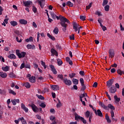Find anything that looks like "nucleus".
Listing matches in <instances>:
<instances>
[{
    "label": "nucleus",
    "instance_id": "4be33fe9",
    "mask_svg": "<svg viewBox=\"0 0 124 124\" xmlns=\"http://www.w3.org/2000/svg\"><path fill=\"white\" fill-rule=\"evenodd\" d=\"M113 85V79H110L109 80L107 81V86L109 88L111 87Z\"/></svg>",
    "mask_w": 124,
    "mask_h": 124
},
{
    "label": "nucleus",
    "instance_id": "603ef678",
    "mask_svg": "<svg viewBox=\"0 0 124 124\" xmlns=\"http://www.w3.org/2000/svg\"><path fill=\"white\" fill-rule=\"evenodd\" d=\"M100 26L102 28V29L104 31H106V30H107V28H106V27L103 26V25H101Z\"/></svg>",
    "mask_w": 124,
    "mask_h": 124
},
{
    "label": "nucleus",
    "instance_id": "72a5a7b5",
    "mask_svg": "<svg viewBox=\"0 0 124 124\" xmlns=\"http://www.w3.org/2000/svg\"><path fill=\"white\" fill-rule=\"evenodd\" d=\"M53 32L55 34H58L59 33V29L58 28H55L53 30Z\"/></svg>",
    "mask_w": 124,
    "mask_h": 124
},
{
    "label": "nucleus",
    "instance_id": "f8f14e48",
    "mask_svg": "<svg viewBox=\"0 0 124 124\" xmlns=\"http://www.w3.org/2000/svg\"><path fill=\"white\" fill-rule=\"evenodd\" d=\"M117 92V88L114 86H112L109 89V93H115Z\"/></svg>",
    "mask_w": 124,
    "mask_h": 124
},
{
    "label": "nucleus",
    "instance_id": "de8ad7c7",
    "mask_svg": "<svg viewBox=\"0 0 124 124\" xmlns=\"http://www.w3.org/2000/svg\"><path fill=\"white\" fill-rule=\"evenodd\" d=\"M19 120H20V122H21V124L24 123L26 120H25V118L24 117H20L19 118Z\"/></svg>",
    "mask_w": 124,
    "mask_h": 124
},
{
    "label": "nucleus",
    "instance_id": "7c9ffc66",
    "mask_svg": "<svg viewBox=\"0 0 124 124\" xmlns=\"http://www.w3.org/2000/svg\"><path fill=\"white\" fill-rule=\"evenodd\" d=\"M36 96L39 99H41V100H44V99H45V98H44V97H43L41 95L36 94Z\"/></svg>",
    "mask_w": 124,
    "mask_h": 124
},
{
    "label": "nucleus",
    "instance_id": "a19ab883",
    "mask_svg": "<svg viewBox=\"0 0 124 124\" xmlns=\"http://www.w3.org/2000/svg\"><path fill=\"white\" fill-rule=\"evenodd\" d=\"M57 63L59 66L62 65V61L61 59H58Z\"/></svg>",
    "mask_w": 124,
    "mask_h": 124
},
{
    "label": "nucleus",
    "instance_id": "39448f33",
    "mask_svg": "<svg viewBox=\"0 0 124 124\" xmlns=\"http://www.w3.org/2000/svg\"><path fill=\"white\" fill-rule=\"evenodd\" d=\"M93 111L94 112L96 116H98L101 117H103V114H102V112L100 109H98L97 110L96 109H93Z\"/></svg>",
    "mask_w": 124,
    "mask_h": 124
},
{
    "label": "nucleus",
    "instance_id": "0e129e2a",
    "mask_svg": "<svg viewBox=\"0 0 124 124\" xmlns=\"http://www.w3.org/2000/svg\"><path fill=\"white\" fill-rule=\"evenodd\" d=\"M55 118V117L54 116H50V121H54Z\"/></svg>",
    "mask_w": 124,
    "mask_h": 124
},
{
    "label": "nucleus",
    "instance_id": "cd10ccee",
    "mask_svg": "<svg viewBox=\"0 0 124 124\" xmlns=\"http://www.w3.org/2000/svg\"><path fill=\"white\" fill-rule=\"evenodd\" d=\"M24 87L27 88V89H30L31 88V84L29 82H26L24 84Z\"/></svg>",
    "mask_w": 124,
    "mask_h": 124
},
{
    "label": "nucleus",
    "instance_id": "3c124183",
    "mask_svg": "<svg viewBox=\"0 0 124 124\" xmlns=\"http://www.w3.org/2000/svg\"><path fill=\"white\" fill-rule=\"evenodd\" d=\"M101 106L102 108L105 109V110H107V106H105L104 104H101Z\"/></svg>",
    "mask_w": 124,
    "mask_h": 124
},
{
    "label": "nucleus",
    "instance_id": "6e6d98bb",
    "mask_svg": "<svg viewBox=\"0 0 124 124\" xmlns=\"http://www.w3.org/2000/svg\"><path fill=\"white\" fill-rule=\"evenodd\" d=\"M96 15H98V16H102V14H101V12L99 11H97L95 13Z\"/></svg>",
    "mask_w": 124,
    "mask_h": 124
},
{
    "label": "nucleus",
    "instance_id": "c756f323",
    "mask_svg": "<svg viewBox=\"0 0 124 124\" xmlns=\"http://www.w3.org/2000/svg\"><path fill=\"white\" fill-rule=\"evenodd\" d=\"M50 15L53 19H56V17H57V15H56L55 13H54L53 12H50Z\"/></svg>",
    "mask_w": 124,
    "mask_h": 124
},
{
    "label": "nucleus",
    "instance_id": "37998d69",
    "mask_svg": "<svg viewBox=\"0 0 124 124\" xmlns=\"http://www.w3.org/2000/svg\"><path fill=\"white\" fill-rule=\"evenodd\" d=\"M32 10L34 13H36V12H37V9H36V7L34 6H32Z\"/></svg>",
    "mask_w": 124,
    "mask_h": 124
},
{
    "label": "nucleus",
    "instance_id": "e2e57ef3",
    "mask_svg": "<svg viewBox=\"0 0 124 124\" xmlns=\"http://www.w3.org/2000/svg\"><path fill=\"white\" fill-rule=\"evenodd\" d=\"M79 74L80 75H81V76H84V75H85V73L84 72V71H80L79 72Z\"/></svg>",
    "mask_w": 124,
    "mask_h": 124
},
{
    "label": "nucleus",
    "instance_id": "e433bc0d",
    "mask_svg": "<svg viewBox=\"0 0 124 124\" xmlns=\"http://www.w3.org/2000/svg\"><path fill=\"white\" fill-rule=\"evenodd\" d=\"M75 76H76V74L75 73H72L69 75L70 78H74V77H75Z\"/></svg>",
    "mask_w": 124,
    "mask_h": 124
},
{
    "label": "nucleus",
    "instance_id": "c03bdc74",
    "mask_svg": "<svg viewBox=\"0 0 124 124\" xmlns=\"http://www.w3.org/2000/svg\"><path fill=\"white\" fill-rule=\"evenodd\" d=\"M110 113H111V116L112 120H115V119L114 118V117H115V114L114 113V111L111 110L110 111Z\"/></svg>",
    "mask_w": 124,
    "mask_h": 124
},
{
    "label": "nucleus",
    "instance_id": "09e8293b",
    "mask_svg": "<svg viewBox=\"0 0 124 124\" xmlns=\"http://www.w3.org/2000/svg\"><path fill=\"white\" fill-rule=\"evenodd\" d=\"M80 20H82V21H85V20H86V16H80Z\"/></svg>",
    "mask_w": 124,
    "mask_h": 124
},
{
    "label": "nucleus",
    "instance_id": "7ed1b4c3",
    "mask_svg": "<svg viewBox=\"0 0 124 124\" xmlns=\"http://www.w3.org/2000/svg\"><path fill=\"white\" fill-rule=\"evenodd\" d=\"M16 54L18 57L19 59L25 58L26 55H27V53L26 52L22 51L21 53H20V51L19 50H16Z\"/></svg>",
    "mask_w": 124,
    "mask_h": 124
},
{
    "label": "nucleus",
    "instance_id": "f3484780",
    "mask_svg": "<svg viewBox=\"0 0 124 124\" xmlns=\"http://www.w3.org/2000/svg\"><path fill=\"white\" fill-rule=\"evenodd\" d=\"M19 22L21 25H27L28 24V21L24 19H21L19 20Z\"/></svg>",
    "mask_w": 124,
    "mask_h": 124
},
{
    "label": "nucleus",
    "instance_id": "bf43d9fd",
    "mask_svg": "<svg viewBox=\"0 0 124 124\" xmlns=\"http://www.w3.org/2000/svg\"><path fill=\"white\" fill-rule=\"evenodd\" d=\"M25 67V63H23L21 64V65L20 67V69H23V68H24Z\"/></svg>",
    "mask_w": 124,
    "mask_h": 124
},
{
    "label": "nucleus",
    "instance_id": "5701e85b",
    "mask_svg": "<svg viewBox=\"0 0 124 124\" xmlns=\"http://www.w3.org/2000/svg\"><path fill=\"white\" fill-rule=\"evenodd\" d=\"M8 58H9V59L15 60V59H16V55L14 54H11L8 56Z\"/></svg>",
    "mask_w": 124,
    "mask_h": 124
},
{
    "label": "nucleus",
    "instance_id": "338daca9",
    "mask_svg": "<svg viewBox=\"0 0 124 124\" xmlns=\"http://www.w3.org/2000/svg\"><path fill=\"white\" fill-rule=\"evenodd\" d=\"M51 94L53 98H56V93H52Z\"/></svg>",
    "mask_w": 124,
    "mask_h": 124
},
{
    "label": "nucleus",
    "instance_id": "680f3d73",
    "mask_svg": "<svg viewBox=\"0 0 124 124\" xmlns=\"http://www.w3.org/2000/svg\"><path fill=\"white\" fill-rule=\"evenodd\" d=\"M16 41L17 42H19V43L22 42V39H20V40H19V37H16Z\"/></svg>",
    "mask_w": 124,
    "mask_h": 124
},
{
    "label": "nucleus",
    "instance_id": "a18cd8bd",
    "mask_svg": "<svg viewBox=\"0 0 124 124\" xmlns=\"http://www.w3.org/2000/svg\"><path fill=\"white\" fill-rule=\"evenodd\" d=\"M93 5V2H91L88 6H86V9L89 10L92 7Z\"/></svg>",
    "mask_w": 124,
    "mask_h": 124
},
{
    "label": "nucleus",
    "instance_id": "6e6552de",
    "mask_svg": "<svg viewBox=\"0 0 124 124\" xmlns=\"http://www.w3.org/2000/svg\"><path fill=\"white\" fill-rule=\"evenodd\" d=\"M63 82H64V84L67 85V86H71V84H72V81L67 78H63Z\"/></svg>",
    "mask_w": 124,
    "mask_h": 124
},
{
    "label": "nucleus",
    "instance_id": "5fc2aeb1",
    "mask_svg": "<svg viewBox=\"0 0 124 124\" xmlns=\"http://www.w3.org/2000/svg\"><path fill=\"white\" fill-rule=\"evenodd\" d=\"M9 77H10V78H14V74L13 73H10L9 75Z\"/></svg>",
    "mask_w": 124,
    "mask_h": 124
},
{
    "label": "nucleus",
    "instance_id": "58836bf2",
    "mask_svg": "<svg viewBox=\"0 0 124 124\" xmlns=\"http://www.w3.org/2000/svg\"><path fill=\"white\" fill-rule=\"evenodd\" d=\"M109 9H110V6H109V5H107L104 7V9L105 11H109Z\"/></svg>",
    "mask_w": 124,
    "mask_h": 124
},
{
    "label": "nucleus",
    "instance_id": "13d9d810",
    "mask_svg": "<svg viewBox=\"0 0 124 124\" xmlns=\"http://www.w3.org/2000/svg\"><path fill=\"white\" fill-rule=\"evenodd\" d=\"M58 77L61 79V80H63V76L62 75H58Z\"/></svg>",
    "mask_w": 124,
    "mask_h": 124
},
{
    "label": "nucleus",
    "instance_id": "9d476101",
    "mask_svg": "<svg viewBox=\"0 0 124 124\" xmlns=\"http://www.w3.org/2000/svg\"><path fill=\"white\" fill-rule=\"evenodd\" d=\"M32 2L31 1H23V4L26 7H30V5H31Z\"/></svg>",
    "mask_w": 124,
    "mask_h": 124
},
{
    "label": "nucleus",
    "instance_id": "b1692460",
    "mask_svg": "<svg viewBox=\"0 0 124 124\" xmlns=\"http://www.w3.org/2000/svg\"><path fill=\"white\" fill-rule=\"evenodd\" d=\"M10 24L13 27H16V26L18 25V23L15 21H11Z\"/></svg>",
    "mask_w": 124,
    "mask_h": 124
},
{
    "label": "nucleus",
    "instance_id": "c9c22d12",
    "mask_svg": "<svg viewBox=\"0 0 124 124\" xmlns=\"http://www.w3.org/2000/svg\"><path fill=\"white\" fill-rule=\"evenodd\" d=\"M66 5L70 7H72L74 5L73 3H72L70 1H68L67 2Z\"/></svg>",
    "mask_w": 124,
    "mask_h": 124
},
{
    "label": "nucleus",
    "instance_id": "69168bd1",
    "mask_svg": "<svg viewBox=\"0 0 124 124\" xmlns=\"http://www.w3.org/2000/svg\"><path fill=\"white\" fill-rule=\"evenodd\" d=\"M0 61H1L3 62H4V58L2 56H0Z\"/></svg>",
    "mask_w": 124,
    "mask_h": 124
},
{
    "label": "nucleus",
    "instance_id": "a211bd4d",
    "mask_svg": "<svg viewBox=\"0 0 124 124\" xmlns=\"http://www.w3.org/2000/svg\"><path fill=\"white\" fill-rule=\"evenodd\" d=\"M51 88L53 91H59L60 90V87L58 85H52Z\"/></svg>",
    "mask_w": 124,
    "mask_h": 124
},
{
    "label": "nucleus",
    "instance_id": "6ab92c4d",
    "mask_svg": "<svg viewBox=\"0 0 124 124\" xmlns=\"http://www.w3.org/2000/svg\"><path fill=\"white\" fill-rule=\"evenodd\" d=\"M0 76L1 78H6V77H7V74H6V73H3V72H0Z\"/></svg>",
    "mask_w": 124,
    "mask_h": 124
},
{
    "label": "nucleus",
    "instance_id": "4c0bfd02",
    "mask_svg": "<svg viewBox=\"0 0 124 124\" xmlns=\"http://www.w3.org/2000/svg\"><path fill=\"white\" fill-rule=\"evenodd\" d=\"M87 96H88V94H87V93H84L83 94H81L79 96V98H83V97H86Z\"/></svg>",
    "mask_w": 124,
    "mask_h": 124
},
{
    "label": "nucleus",
    "instance_id": "9b49d317",
    "mask_svg": "<svg viewBox=\"0 0 124 124\" xmlns=\"http://www.w3.org/2000/svg\"><path fill=\"white\" fill-rule=\"evenodd\" d=\"M49 67L52 71L53 72V74H57L58 73V72H57V70H56V68H55V66L53 65H50Z\"/></svg>",
    "mask_w": 124,
    "mask_h": 124
},
{
    "label": "nucleus",
    "instance_id": "f257e3e1",
    "mask_svg": "<svg viewBox=\"0 0 124 124\" xmlns=\"http://www.w3.org/2000/svg\"><path fill=\"white\" fill-rule=\"evenodd\" d=\"M56 18L57 20H60L61 21L60 24L62 27H63L64 28L63 29V31H66V27H67V24L65 23H67V24H69L70 22H69V20L67 19L66 18L62 16H56Z\"/></svg>",
    "mask_w": 124,
    "mask_h": 124
},
{
    "label": "nucleus",
    "instance_id": "f704fd0d",
    "mask_svg": "<svg viewBox=\"0 0 124 124\" xmlns=\"http://www.w3.org/2000/svg\"><path fill=\"white\" fill-rule=\"evenodd\" d=\"M91 112L89 111H87L85 112V116L86 117V118H89V117H90V116H91Z\"/></svg>",
    "mask_w": 124,
    "mask_h": 124
},
{
    "label": "nucleus",
    "instance_id": "4d7b16f0",
    "mask_svg": "<svg viewBox=\"0 0 124 124\" xmlns=\"http://www.w3.org/2000/svg\"><path fill=\"white\" fill-rule=\"evenodd\" d=\"M89 122L92 123V119H93V115H90V116L89 117Z\"/></svg>",
    "mask_w": 124,
    "mask_h": 124
},
{
    "label": "nucleus",
    "instance_id": "dca6fc26",
    "mask_svg": "<svg viewBox=\"0 0 124 124\" xmlns=\"http://www.w3.org/2000/svg\"><path fill=\"white\" fill-rule=\"evenodd\" d=\"M21 108L26 112V113H28L29 112V108H28L26 107V106H25V104L22 103L21 104Z\"/></svg>",
    "mask_w": 124,
    "mask_h": 124
},
{
    "label": "nucleus",
    "instance_id": "a878e982",
    "mask_svg": "<svg viewBox=\"0 0 124 124\" xmlns=\"http://www.w3.org/2000/svg\"><path fill=\"white\" fill-rule=\"evenodd\" d=\"M79 83V80L77 79L73 78V84H74L75 85H78Z\"/></svg>",
    "mask_w": 124,
    "mask_h": 124
},
{
    "label": "nucleus",
    "instance_id": "473e14b6",
    "mask_svg": "<svg viewBox=\"0 0 124 124\" xmlns=\"http://www.w3.org/2000/svg\"><path fill=\"white\" fill-rule=\"evenodd\" d=\"M106 120H107V123L110 124L111 123V120L109 118V116L107 115H106Z\"/></svg>",
    "mask_w": 124,
    "mask_h": 124
},
{
    "label": "nucleus",
    "instance_id": "2eb2a0df",
    "mask_svg": "<svg viewBox=\"0 0 124 124\" xmlns=\"http://www.w3.org/2000/svg\"><path fill=\"white\" fill-rule=\"evenodd\" d=\"M11 102L13 105H16V103H19L20 100L19 99H14L11 100Z\"/></svg>",
    "mask_w": 124,
    "mask_h": 124
},
{
    "label": "nucleus",
    "instance_id": "8fccbe9b",
    "mask_svg": "<svg viewBox=\"0 0 124 124\" xmlns=\"http://www.w3.org/2000/svg\"><path fill=\"white\" fill-rule=\"evenodd\" d=\"M40 37V33L38 32L37 33V42H39V38Z\"/></svg>",
    "mask_w": 124,
    "mask_h": 124
},
{
    "label": "nucleus",
    "instance_id": "f03ea898",
    "mask_svg": "<svg viewBox=\"0 0 124 124\" xmlns=\"http://www.w3.org/2000/svg\"><path fill=\"white\" fill-rule=\"evenodd\" d=\"M75 120L76 121H79L80 120L82 122L83 124H87V120H85V118L80 116L78 114L75 113Z\"/></svg>",
    "mask_w": 124,
    "mask_h": 124
},
{
    "label": "nucleus",
    "instance_id": "ea45409f",
    "mask_svg": "<svg viewBox=\"0 0 124 124\" xmlns=\"http://www.w3.org/2000/svg\"><path fill=\"white\" fill-rule=\"evenodd\" d=\"M79 82L81 86H84L85 85V82H84V79L83 78H80Z\"/></svg>",
    "mask_w": 124,
    "mask_h": 124
},
{
    "label": "nucleus",
    "instance_id": "49530a36",
    "mask_svg": "<svg viewBox=\"0 0 124 124\" xmlns=\"http://www.w3.org/2000/svg\"><path fill=\"white\" fill-rule=\"evenodd\" d=\"M40 107H42V108H45V107H46V105H45V103H41L40 104Z\"/></svg>",
    "mask_w": 124,
    "mask_h": 124
},
{
    "label": "nucleus",
    "instance_id": "ddd939ff",
    "mask_svg": "<svg viewBox=\"0 0 124 124\" xmlns=\"http://www.w3.org/2000/svg\"><path fill=\"white\" fill-rule=\"evenodd\" d=\"M31 107L33 111V112H35L36 113L39 110L38 108L35 106L34 104H32L31 105Z\"/></svg>",
    "mask_w": 124,
    "mask_h": 124
},
{
    "label": "nucleus",
    "instance_id": "864d4df0",
    "mask_svg": "<svg viewBox=\"0 0 124 124\" xmlns=\"http://www.w3.org/2000/svg\"><path fill=\"white\" fill-rule=\"evenodd\" d=\"M41 65L44 67L45 69L46 68V64H45L44 62H41Z\"/></svg>",
    "mask_w": 124,
    "mask_h": 124
},
{
    "label": "nucleus",
    "instance_id": "052dcab7",
    "mask_svg": "<svg viewBox=\"0 0 124 124\" xmlns=\"http://www.w3.org/2000/svg\"><path fill=\"white\" fill-rule=\"evenodd\" d=\"M32 26L34 27V28H37V25H36V23H35V22L34 21L32 22Z\"/></svg>",
    "mask_w": 124,
    "mask_h": 124
},
{
    "label": "nucleus",
    "instance_id": "0eeeda50",
    "mask_svg": "<svg viewBox=\"0 0 124 124\" xmlns=\"http://www.w3.org/2000/svg\"><path fill=\"white\" fill-rule=\"evenodd\" d=\"M37 2L39 4L41 8H43L45 5V0H37Z\"/></svg>",
    "mask_w": 124,
    "mask_h": 124
},
{
    "label": "nucleus",
    "instance_id": "393cba45",
    "mask_svg": "<svg viewBox=\"0 0 124 124\" xmlns=\"http://www.w3.org/2000/svg\"><path fill=\"white\" fill-rule=\"evenodd\" d=\"M114 99H115V102L116 103H119V102H120V101H121V98H118L116 95H114Z\"/></svg>",
    "mask_w": 124,
    "mask_h": 124
},
{
    "label": "nucleus",
    "instance_id": "aec40b11",
    "mask_svg": "<svg viewBox=\"0 0 124 124\" xmlns=\"http://www.w3.org/2000/svg\"><path fill=\"white\" fill-rule=\"evenodd\" d=\"M29 81L31 83H35V77L32 76L30 78H29Z\"/></svg>",
    "mask_w": 124,
    "mask_h": 124
},
{
    "label": "nucleus",
    "instance_id": "c85d7f7f",
    "mask_svg": "<svg viewBox=\"0 0 124 124\" xmlns=\"http://www.w3.org/2000/svg\"><path fill=\"white\" fill-rule=\"evenodd\" d=\"M9 93H11L13 95H16V93L14 92V91L12 90V89H8Z\"/></svg>",
    "mask_w": 124,
    "mask_h": 124
},
{
    "label": "nucleus",
    "instance_id": "2f4dec72",
    "mask_svg": "<svg viewBox=\"0 0 124 124\" xmlns=\"http://www.w3.org/2000/svg\"><path fill=\"white\" fill-rule=\"evenodd\" d=\"M108 107L111 109V110H115V107L112 105V104H109L108 105Z\"/></svg>",
    "mask_w": 124,
    "mask_h": 124
},
{
    "label": "nucleus",
    "instance_id": "20e7f679",
    "mask_svg": "<svg viewBox=\"0 0 124 124\" xmlns=\"http://www.w3.org/2000/svg\"><path fill=\"white\" fill-rule=\"evenodd\" d=\"M80 29H82V27L80 26L79 24L76 23L73 24V30L76 32L78 31V33H80Z\"/></svg>",
    "mask_w": 124,
    "mask_h": 124
},
{
    "label": "nucleus",
    "instance_id": "1a4fd4ad",
    "mask_svg": "<svg viewBox=\"0 0 124 124\" xmlns=\"http://www.w3.org/2000/svg\"><path fill=\"white\" fill-rule=\"evenodd\" d=\"M50 52L52 54L51 56H52V57H54V56H56V57H58V52H57V50H55V49L51 48Z\"/></svg>",
    "mask_w": 124,
    "mask_h": 124
},
{
    "label": "nucleus",
    "instance_id": "423d86ee",
    "mask_svg": "<svg viewBox=\"0 0 124 124\" xmlns=\"http://www.w3.org/2000/svg\"><path fill=\"white\" fill-rule=\"evenodd\" d=\"M109 58H114L115 57V51L113 49L110 48L108 51Z\"/></svg>",
    "mask_w": 124,
    "mask_h": 124
},
{
    "label": "nucleus",
    "instance_id": "774afa93",
    "mask_svg": "<svg viewBox=\"0 0 124 124\" xmlns=\"http://www.w3.org/2000/svg\"><path fill=\"white\" fill-rule=\"evenodd\" d=\"M94 88H96L97 87V82H94L93 85Z\"/></svg>",
    "mask_w": 124,
    "mask_h": 124
},
{
    "label": "nucleus",
    "instance_id": "412c9836",
    "mask_svg": "<svg viewBox=\"0 0 124 124\" xmlns=\"http://www.w3.org/2000/svg\"><path fill=\"white\" fill-rule=\"evenodd\" d=\"M10 69V67L8 66H6L5 67H2V70L5 72H7V71H9Z\"/></svg>",
    "mask_w": 124,
    "mask_h": 124
},
{
    "label": "nucleus",
    "instance_id": "4468645a",
    "mask_svg": "<svg viewBox=\"0 0 124 124\" xmlns=\"http://www.w3.org/2000/svg\"><path fill=\"white\" fill-rule=\"evenodd\" d=\"M27 49H28V50L31 49L32 50H34V49H35V46H34V45L28 44L27 45Z\"/></svg>",
    "mask_w": 124,
    "mask_h": 124
},
{
    "label": "nucleus",
    "instance_id": "79ce46f5",
    "mask_svg": "<svg viewBox=\"0 0 124 124\" xmlns=\"http://www.w3.org/2000/svg\"><path fill=\"white\" fill-rule=\"evenodd\" d=\"M108 4V0H103V2L102 3L103 6H105L107 4Z\"/></svg>",
    "mask_w": 124,
    "mask_h": 124
},
{
    "label": "nucleus",
    "instance_id": "bb28decb",
    "mask_svg": "<svg viewBox=\"0 0 124 124\" xmlns=\"http://www.w3.org/2000/svg\"><path fill=\"white\" fill-rule=\"evenodd\" d=\"M117 73H118V74H119V75L122 76V75H123V74L124 75V71H123L121 69H119L117 70Z\"/></svg>",
    "mask_w": 124,
    "mask_h": 124
}]
</instances>
